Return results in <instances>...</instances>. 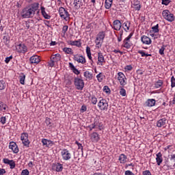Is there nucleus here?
<instances>
[{
  "instance_id": "23",
  "label": "nucleus",
  "mask_w": 175,
  "mask_h": 175,
  "mask_svg": "<svg viewBox=\"0 0 175 175\" xmlns=\"http://www.w3.org/2000/svg\"><path fill=\"white\" fill-rule=\"evenodd\" d=\"M156 161L158 166L161 165V163L163 162V159H162V153L159 152L156 154Z\"/></svg>"
},
{
  "instance_id": "46",
  "label": "nucleus",
  "mask_w": 175,
  "mask_h": 175,
  "mask_svg": "<svg viewBox=\"0 0 175 175\" xmlns=\"http://www.w3.org/2000/svg\"><path fill=\"white\" fill-rule=\"evenodd\" d=\"M8 165H10V169H14V167H16V163L13 160H11Z\"/></svg>"
},
{
  "instance_id": "25",
  "label": "nucleus",
  "mask_w": 175,
  "mask_h": 175,
  "mask_svg": "<svg viewBox=\"0 0 175 175\" xmlns=\"http://www.w3.org/2000/svg\"><path fill=\"white\" fill-rule=\"evenodd\" d=\"M69 68H70L71 70H72L73 73H75V75H80V71H79V70H77V68H76V67H75V65H73L72 63H69Z\"/></svg>"
},
{
  "instance_id": "62",
  "label": "nucleus",
  "mask_w": 175,
  "mask_h": 175,
  "mask_svg": "<svg viewBox=\"0 0 175 175\" xmlns=\"http://www.w3.org/2000/svg\"><path fill=\"white\" fill-rule=\"evenodd\" d=\"M138 53L141 54L142 57H146V53L143 51H138Z\"/></svg>"
},
{
  "instance_id": "10",
  "label": "nucleus",
  "mask_w": 175,
  "mask_h": 175,
  "mask_svg": "<svg viewBox=\"0 0 175 175\" xmlns=\"http://www.w3.org/2000/svg\"><path fill=\"white\" fill-rule=\"evenodd\" d=\"M74 61H77L78 64H85V57H84L83 55H74Z\"/></svg>"
},
{
  "instance_id": "49",
  "label": "nucleus",
  "mask_w": 175,
  "mask_h": 175,
  "mask_svg": "<svg viewBox=\"0 0 175 175\" xmlns=\"http://www.w3.org/2000/svg\"><path fill=\"white\" fill-rule=\"evenodd\" d=\"M171 1L170 0H162L161 3L162 5H165V6H167L169 3H170Z\"/></svg>"
},
{
  "instance_id": "26",
  "label": "nucleus",
  "mask_w": 175,
  "mask_h": 175,
  "mask_svg": "<svg viewBox=\"0 0 175 175\" xmlns=\"http://www.w3.org/2000/svg\"><path fill=\"white\" fill-rule=\"evenodd\" d=\"M146 105L148 107H152V106H155V99H148L146 102Z\"/></svg>"
},
{
  "instance_id": "29",
  "label": "nucleus",
  "mask_w": 175,
  "mask_h": 175,
  "mask_svg": "<svg viewBox=\"0 0 175 175\" xmlns=\"http://www.w3.org/2000/svg\"><path fill=\"white\" fill-rule=\"evenodd\" d=\"M86 54L91 62H93L92 56H91V48L88 46L86 47Z\"/></svg>"
},
{
  "instance_id": "24",
  "label": "nucleus",
  "mask_w": 175,
  "mask_h": 175,
  "mask_svg": "<svg viewBox=\"0 0 175 175\" xmlns=\"http://www.w3.org/2000/svg\"><path fill=\"white\" fill-rule=\"evenodd\" d=\"M42 146H44L45 147H49L50 144H54V142H53V141L47 139H42Z\"/></svg>"
},
{
  "instance_id": "64",
  "label": "nucleus",
  "mask_w": 175,
  "mask_h": 175,
  "mask_svg": "<svg viewBox=\"0 0 175 175\" xmlns=\"http://www.w3.org/2000/svg\"><path fill=\"white\" fill-rule=\"evenodd\" d=\"M170 161H174V162H175V154L170 155Z\"/></svg>"
},
{
  "instance_id": "19",
  "label": "nucleus",
  "mask_w": 175,
  "mask_h": 175,
  "mask_svg": "<svg viewBox=\"0 0 175 175\" xmlns=\"http://www.w3.org/2000/svg\"><path fill=\"white\" fill-rule=\"evenodd\" d=\"M141 40L144 44H151V38L147 37V36H143L141 38Z\"/></svg>"
},
{
  "instance_id": "63",
  "label": "nucleus",
  "mask_w": 175,
  "mask_h": 175,
  "mask_svg": "<svg viewBox=\"0 0 175 175\" xmlns=\"http://www.w3.org/2000/svg\"><path fill=\"white\" fill-rule=\"evenodd\" d=\"M124 69L126 70H132V66L129 65V66H126Z\"/></svg>"
},
{
  "instance_id": "33",
  "label": "nucleus",
  "mask_w": 175,
  "mask_h": 175,
  "mask_svg": "<svg viewBox=\"0 0 175 175\" xmlns=\"http://www.w3.org/2000/svg\"><path fill=\"white\" fill-rule=\"evenodd\" d=\"M95 43L97 49H100V47H102V44H103V40L96 38Z\"/></svg>"
},
{
  "instance_id": "5",
  "label": "nucleus",
  "mask_w": 175,
  "mask_h": 175,
  "mask_svg": "<svg viewBox=\"0 0 175 175\" xmlns=\"http://www.w3.org/2000/svg\"><path fill=\"white\" fill-rule=\"evenodd\" d=\"M61 155L64 161H69L72 158V153L68 149H63L61 152Z\"/></svg>"
},
{
  "instance_id": "6",
  "label": "nucleus",
  "mask_w": 175,
  "mask_h": 175,
  "mask_svg": "<svg viewBox=\"0 0 175 175\" xmlns=\"http://www.w3.org/2000/svg\"><path fill=\"white\" fill-rule=\"evenodd\" d=\"M98 107L100 110L107 111V109H109V103H107V100L103 98L98 102Z\"/></svg>"
},
{
  "instance_id": "7",
  "label": "nucleus",
  "mask_w": 175,
  "mask_h": 175,
  "mask_svg": "<svg viewBox=\"0 0 175 175\" xmlns=\"http://www.w3.org/2000/svg\"><path fill=\"white\" fill-rule=\"evenodd\" d=\"M118 80L120 84V85H126V77H125V75H124L122 72H119L118 73Z\"/></svg>"
},
{
  "instance_id": "48",
  "label": "nucleus",
  "mask_w": 175,
  "mask_h": 175,
  "mask_svg": "<svg viewBox=\"0 0 175 175\" xmlns=\"http://www.w3.org/2000/svg\"><path fill=\"white\" fill-rule=\"evenodd\" d=\"M171 87L172 88H174L175 87V78L174 76L171 77Z\"/></svg>"
},
{
  "instance_id": "30",
  "label": "nucleus",
  "mask_w": 175,
  "mask_h": 175,
  "mask_svg": "<svg viewBox=\"0 0 175 175\" xmlns=\"http://www.w3.org/2000/svg\"><path fill=\"white\" fill-rule=\"evenodd\" d=\"M126 155L124 154H121L119 157V161L120 162V163H125L126 162Z\"/></svg>"
},
{
  "instance_id": "58",
  "label": "nucleus",
  "mask_w": 175,
  "mask_h": 175,
  "mask_svg": "<svg viewBox=\"0 0 175 175\" xmlns=\"http://www.w3.org/2000/svg\"><path fill=\"white\" fill-rule=\"evenodd\" d=\"M11 161H12V160H9V159H3V163H5V165H9V163H10Z\"/></svg>"
},
{
  "instance_id": "37",
  "label": "nucleus",
  "mask_w": 175,
  "mask_h": 175,
  "mask_svg": "<svg viewBox=\"0 0 175 175\" xmlns=\"http://www.w3.org/2000/svg\"><path fill=\"white\" fill-rule=\"evenodd\" d=\"M113 3V0H105V9H110Z\"/></svg>"
},
{
  "instance_id": "55",
  "label": "nucleus",
  "mask_w": 175,
  "mask_h": 175,
  "mask_svg": "<svg viewBox=\"0 0 175 175\" xmlns=\"http://www.w3.org/2000/svg\"><path fill=\"white\" fill-rule=\"evenodd\" d=\"M0 122H1L3 125H5V124H6V117H1Z\"/></svg>"
},
{
  "instance_id": "22",
  "label": "nucleus",
  "mask_w": 175,
  "mask_h": 175,
  "mask_svg": "<svg viewBox=\"0 0 175 175\" xmlns=\"http://www.w3.org/2000/svg\"><path fill=\"white\" fill-rule=\"evenodd\" d=\"M131 41L129 40L124 39L123 40V44L122 46L124 47V49H130L132 47V43L130 42Z\"/></svg>"
},
{
  "instance_id": "36",
  "label": "nucleus",
  "mask_w": 175,
  "mask_h": 175,
  "mask_svg": "<svg viewBox=\"0 0 175 175\" xmlns=\"http://www.w3.org/2000/svg\"><path fill=\"white\" fill-rule=\"evenodd\" d=\"M163 85V81L159 79L154 83L155 88H161Z\"/></svg>"
},
{
  "instance_id": "14",
  "label": "nucleus",
  "mask_w": 175,
  "mask_h": 175,
  "mask_svg": "<svg viewBox=\"0 0 175 175\" xmlns=\"http://www.w3.org/2000/svg\"><path fill=\"white\" fill-rule=\"evenodd\" d=\"M113 29H115V31H120V29H121V27H122V25L121 23V21H120V20H116L113 21Z\"/></svg>"
},
{
  "instance_id": "43",
  "label": "nucleus",
  "mask_w": 175,
  "mask_h": 175,
  "mask_svg": "<svg viewBox=\"0 0 175 175\" xmlns=\"http://www.w3.org/2000/svg\"><path fill=\"white\" fill-rule=\"evenodd\" d=\"M120 94L122 96H126V90H125V89H124V88H120Z\"/></svg>"
},
{
  "instance_id": "54",
  "label": "nucleus",
  "mask_w": 175,
  "mask_h": 175,
  "mask_svg": "<svg viewBox=\"0 0 175 175\" xmlns=\"http://www.w3.org/2000/svg\"><path fill=\"white\" fill-rule=\"evenodd\" d=\"M46 125H51V119L46 118L45 120Z\"/></svg>"
},
{
  "instance_id": "9",
  "label": "nucleus",
  "mask_w": 175,
  "mask_h": 175,
  "mask_svg": "<svg viewBox=\"0 0 175 175\" xmlns=\"http://www.w3.org/2000/svg\"><path fill=\"white\" fill-rule=\"evenodd\" d=\"M106 63V60H105V56H103V53L99 52L98 53V62L97 65H99L100 66H103L104 64Z\"/></svg>"
},
{
  "instance_id": "60",
  "label": "nucleus",
  "mask_w": 175,
  "mask_h": 175,
  "mask_svg": "<svg viewBox=\"0 0 175 175\" xmlns=\"http://www.w3.org/2000/svg\"><path fill=\"white\" fill-rule=\"evenodd\" d=\"M54 62H55L53 59H51V62L49 63V66H51V68H53V66H54Z\"/></svg>"
},
{
  "instance_id": "61",
  "label": "nucleus",
  "mask_w": 175,
  "mask_h": 175,
  "mask_svg": "<svg viewBox=\"0 0 175 175\" xmlns=\"http://www.w3.org/2000/svg\"><path fill=\"white\" fill-rule=\"evenodd\" d=\"M143 174L144 175H152L151 172H150V170H146L143 172Z\"/></svg>"
},
{
  "instance_id": "47",
  "label": "nucleus",
  "mask_w": 175,
  "mask_h": 175,
  "mask_svg": "<svg viewBox=\"0 0 175 175\" xmlns=\"http://www.w3.org/2000/svg\"><path fill=\"white\" fill-rule=\"evenodd\" d=\"M123 25H124V27H126V29H124V31L126 32H128V31H129V28L131 27V23H129V25L126 23H124Z\"/></svg>"
},
{
  "instance_id": "2",
  "label": "nucleus",
  "mask_w": 175,
  "mask_h": 175,
  "mask_svg": "<svg viewBox=\"0 0 175 175\" xmlns=\"http://www.w3.org/2000/svg\"><path fill=\"white\" fill-rule=\"evenodd\" d=\"M59 14L61 18L65 20V21H68V20L70 19V14H69V12H68L64 7H60L59 8Z\"/></svg>"
},
{
  "instance_id": "18",
  "label": "nucleus",
  "mask_w": 175,
  "mask_h": 175,
  "mask_svg": "<svg viewBox=\"0 0 175 175\" xmlns=\"http://www.w3.org/2000/svg\"><path fill=\"white\" fill-rule=\"evenodd\" d=\"M166 118H163L159 120L157 122V126L158 128H162V126L166 125Z\"/></svg>"
},
{
  "instance_id": "39",
  "label": "nucleus",
  "mask_w": 175,
  "mask_h": 175,
  "mask_svg": "<svg viewBox=\"0 0 175 175\" xmlns=\"http://www.w3.org/2000/svg\"><path fill=\"white\" fill-rule=\"evenodd\" d=\"M96 79L99 83H102L103 81V74L102 72H100L96 75Z\"/></svg>"
},
{
  "instance_id": "38",
  "label": "nucleus",
  "mask_w": 175,
  "mask_h": 175,
  "mask_svg": "<svg viewBox=\"0 0 175 175\" xmlns=\"http://www.w3.org/2000/svg\"><path fill=\"white\" fill-rule=\"evenodd\" d=\"M19 80H20V83L21 84H22L23 85H24V84H25V75L24 74H21L19 77Z\"/></svg>"
},
{
  "instance_id": "35",
  "label": "nucleus",
  "mask_w": 175,
  "mask_h": 175,
  "mask_svg": "<svg viewBox=\"0 0 175 175\" xmlns=\"http://www.w3.org/2000/svg\"><path fill=\"white\" fill-rule=\"evenodd\" d=\"M83 76L85 77V79L92 80V73L90 72V71H85L83 74Z\"/></svg>"
},
{
  "instance_id": "41",
  "label": "nucleus",
  "mask_w": 175,
  "mask_h": 175,
  "mask_svg": "<svg viewBox=\"0 0 175 175\" xmlns=\"http://www.w3.org/2000/svg\"><path fill=\"white\" fill-rule=\"evenodd\" d=\"M152 29L154 33H158V32H159V25L157 24L155 26H153Z\"/></svg>"
},
{
  "instance_id": "28",
  "label": "nucleus",
  "mask_w": 175,
  "mask_h": 175,
  "mask_svg": "<svg viewBox=\"0 0 175 175\" xmlns=\"http://www.w3.org/2000/svg\"><path fill=\"white\" fill-rule=\"evenodd\" d=\"M8 108V107L6 104L3 103V102L2 101H0V111H3V113H5Z\"/></svg>"
},
{
  "instance_id": "12",
  "label": "nucleus",
  "mask_w": 175,
  "mask_h": 175,
  "mask_svg": "<svg viewBox=\"0 0 175 175\" xmlns=\"http://www.w3.org/2000/svg\"><path fill=\"white\" fill-rule=\"evenodd\" d=\"M16 49H18V53H27L28 51V48L24 44H20L17 46Z\"/></svg>"
},
{
  "instance_id": "17",
  "label": "nucleus",
  "mask_w": 175,
  "mask_h": 175,
  "mask_svg": "<svg viewBox=\"0 0 175 175\" xmlns=\"http://www.w3.org/2000/svg\"><path fill=\"white\" fill-rule=\"evenodd\" d=\"M40 9H41V13L43 17L46 20H50V18H51V16L49 15L47 12H46V8L44 6H41Z\"/></svg>"
},
{
  "instance_id": "40",
  "label": "nucleus",
  "mask_w": 175,
  "mask_h": 175,
  "mask_svg": "<svg viewBox=\"0 0 175 175\" xmlns=\"http://www.w3.org/2000/svg\"><path fill=\"white\" fill-rule=\"evenodd\" d=\"M98 122H99V120L94 119V122L92 124H90V125H92V128H94V129H96V128H98Z\"/></svg>"
},
{
  "instance_id": "3",
  "label": "nucleus",
  "mask_w": 175,
  "mask_h": 175,
  "mask_svg": "<svg viewBox=\"0 0 175 175\" xmlns=\"http://www.w3.org/2000/svg\"><path fill=\"white\" fill-rule=\"evenodd\" d=\"M162 16L164 17L165 20H167V21H169L170 23H172V21H174L175 20L174 14L170 13L167 10L163 11Z\"/></svg>"
},
{
  "instance_id": "13",
  "label": "nucleus",
  "mask_w": 175,
  "mask_h": 175,
  "mask_svg": "<svg viewBox=\"0 0 175 175\" xmlns=\"http://www.w3.org/2000/svg\"><path fill=\"white\" fill-rule=\"evenodd\" d=\"M53 169L57 172H62V170H64V165L59 163H57L53 164Z\"/></svg>"
},
{
  "instance_id": "27",
  "label": "nucleus",
  "mask_w": 175,
  "mask_h": 175,
  "mask_svg": "<svg viewBox=\"0 0 175 175\" xmlns=\"http://www.w3.org/2000/svg\"><path fill=\"white\" fill-rule=\"evenodd\" d=\"M105 36H106V33H105V31H100L97 36L96 38L97 40L100 39V40H105Z\"/></svg>"
},
{
  "instance_id": "42",
  "label": "nucleus",
  "mask_w": 175,
  "mask_h": 175,
  "mask_svg": "<svg viewBox=\"0 0 175 175\" xmlns=\"http://www.w3.org/2000/svg\"><path fill=\"white\" fill-rule=\"evenodd\" d=\"M63 51L66 53V54H72V48H64Z\"/></svg>"
},
{
  "instance_id": "11",
  "label": "nucleus",
  "mask_w": 175,
  "mask_h": 175,
  "mask_svg": "<svg viewBox=\"0 0 175 175\" xmlns=\"http://www.w3.org/2000/svg\"><path fill=\"white\" fill-rule=\"evenodd\" d=\"M9 148L13 151L14 154H18L19 150L18 146H17V144L15 142H10Z\"/></svg>"
},
{
  "instance_id": "20",
  "label": "nucleus",
  "mask_w": 175,
  "mask_h": 175,
  "mask_svg": "<svg viewBox=\"0 0 175 175\" xmlns=\"http://www.w3.org/2000/svg\"><path fill=\"white\" fill-rule=\"evenodd\" d=\"M99 134L98 133L94 132L92 133L91 135V140L94 142V143H97V142H99Z\"/></svg>"
},
{
  "instance_id": "15",
  "label": "nucleus",
  "mask_w": 175,
  "mask_h": 175,
  "mask_svg": "<svg viewBox=\"0 0 175 175\" xmlns=\"http://www.w3.org/2000/svg\"><path fill=\"white\" fill-rule=\"evenodd\" d=\"M132 6L135 10H140L142 9V5H140V1L139 0H133L132 3Z\"/></svg>"
},
{
  "instance_id": "1",
  "label": "nucleus",
  "mask_w": 175,
  "mask_h": 175,
  "mask_svg": "<svg viewBox=\"0 0 175 175\" xmlns=\"http://www.w3.org/2000/svg\"><path fill=\"white\" fill-rule=\"evenodd\" d=\"M38 10H39V3H33L22 10L21 16L23 18H32Z\"/></svg>"
},
{
  "instance_id": "8",
  "label": "nucleus",
  "mask_w": 175,
  "mask_h": 175,
  "mask_svg": "<svg viewBox=\"0 0 175 175\" xmlns=\"http://www.w3.org/2000/svg\"><path fill=\"white\" fill-rule=\"evenodd\" d=\"M21 141L25 147H29V139H28V133H23L21 136Z\"/></svg>"
},
{
  "instance_id": "50",
  "label": "nucleus",
  "mask_w": 175,
  "mask_h": 175,
  "mask_svg": "<svg viewBox=\"0 0 175 175\" xmlns=\"http://www.w3.org/2000/svg\"><path fill=\"white\" fill-rule=\"evenodd\" d=\"M10 59H13V56L10 55V57H7L5 59V64H9L10 62Z\"/></svg>"
},
{
  "instance_id": "32",
  "label": "nucleus",
  "mask_w": 175,
  "mask_h": 175,
  "mask_svg": "<svg viewBox=\"0 0 175 175\" xmlns=\"http://www.w3.org/2000/svg\"><path fill=\"white\" fill-rule=\"evenodd\" d=\"M68 44H70V46H77V47H80L81 46V44L79 40H75V41H69Z\"/></svg>"
},
{
  "instance_id": "59",
  "label": "nucleus",
  "mask_w": 175,
  "mask_h": 175,
  "mask_svg": "<svg viewBox=\"0 0 175 175\" xmlns=\"http://www.w3.org/2000/svg\"><path fill=\"white\" fill-rule=\"evenodd\" d=\"M21 175H29V171H28V170H23Z\"/></svg>"
},
{
  "instance_id": "51",
  "label": "nucleus",
  "mask_w": 175,
  "mask_h": 175,
  "mask_svg": "<svg viewBox=\"0 0 175 175\" xmlns=\"http://www.w3.org/2000/svg\"><path fill=\"white\" fill-rule=\"evenodd\" d=\"M80 111L81 113H84L85 111H87V106L84 105H82Z\"/></svg>"
},
{
  "instance_id": "56",
  "label": "nucleus",
  "mask_w": 175,
  "mask_h": 175,
  "mask_svg": "<svg viewBox=\"0 0 175 175\" xmlns=\"http://www.w3.org/2000/svg\"><path fill=\"white\" fill-rule=\"evenodd\" d=\"M75 144L78 146L79 150H83V145L79 142L76 141Z\"/></svg>"
},
{
  "instance_id": "4",
  "label": "nucleus",
  "mask_w": 175,
  "mask_h": 175,
  "mask_svg": "<svg viewBox=\"0 0 175 175\" xmlns=\"http://www.w3.org/2000/svg\"><path fill=\"white\" fill-rule=\"evenodd\" d=\"M74 85L77 90L83 91L84 88V81L80 78L75 77L74 79Z\"/></svg>"
},
{
  "instance_id": "16",
  "label": "nucleus",
  "mask_w": 175,
  "mask_h": 175,
  "mask_svg": "<svg viewBox=\"0 0 175 175\" xmlns=\"http://www.w3.org/2000/svg\"><path fill=\"white\" fill-rule=\"evenodd\" d=\"M29 61L31 64H38L39 62H40V58L38 55H33L30 57Z\"/></svg>"
},
{
  "instance_id": "52",
  "label": "nucleus",
  "mask_w": 175,
  "mask_h": 175,
  "mask_svg": "<svg viewBox=\"0 0 175 175\" xmlns=\"http://www.w3.org/2000/svg\"><path fill=\"white\" fill-rule=\"evenodd\" d=\"M97 128H98L99 131H102V129H103V124H102V122H99V120L97 125Z\"/></svg>"
},
{
  "instance_id": "45",
  "label": "nucleus",
  "mask_w": 175,
  "mask_h": 175,
  "mask_svg": "<svg viewBox=\"0 0 175 175\" xmlns=\"http://www.w3.org/2000/svg\"><path fill=\"white\" fill-rule=\"evenodd\" d=\"M91 102L92 105H96V103H98V99L96 98V97H95V96H92Z\"/></svg>"
},
{
  "instance_id": "57",
  "label": "nucleus",
  "mask_w": 175,
  "mask_h": 175,
  "mask_svg": "<svg viewBox=\"0 0 175 175\" xmlns=\"http://www.w3.org/2000/svg\"><path fill=\"white\" fill-rule=\"evenodd\" d=\"M68 28H69V27H68V25H64L62 28V33H66V31H68Z\"/></svg>"
},
{
  "instance_id": "21",
  "label": "nucleus",
  "mask_w": 175,
  "mask_h": 175,
  "mask_svg": "<svg viewBox=\"0 0 175 175\" xmlns=\"http://www.w3.org/2000/svg\"><path fill=\"white\" fill-rule=\"evenodd\" d=\"M83 6L81 0H74V8L76 10H79Z\"/></svg>"
},
{
  "instance_id": "44",
  "label": "nucleus",
  "mask_w": 175,
  "mask_h": 175,
  "mask_svg": "<svg viewBox=\"0 0 175 175\" xmlns=\"http://www.w3.org/2000/svg\"><path fill=\"white\" fill-rule=\"evenodd\" d=\"M103 91L106 94H110V92H111V91L110 90V88L107 85L104 86Z\"/></svg>"
},
{
  "instance_id": "53",
  "label": "nucleus",
  "mask_w": 175,
  "mask_h": 175,
  "mask_svg": "<svg viewBox=\"0 0 175 175\" xmlns=\"http://www.w3.org/2000/svg\"><path fill=\"white\" fill-rule=\"evenodd\" d=\"M159 54L161 55H163L165 54V47L161 46V48L159 49Z\"/></svg>"
},
{
  "instance_id": "34",
  "label": "nucleus",
  "mask_w": 175,
  "mask_h": 175,
  "mask_svg": "<svg viewBox=\"0 0 175 175\" xmlns=\"http://www.w3.org/2000/svg\"><path fill=\"white\" fill-rule=\"evenodd\" d=\"M6 81H3V80H0V91H3V90H5V88H6Z\"/></svg>"
},
{
  "instance_id": "31",
  "label": "nucleus",
  "mask_w": 175,
  "mask_h": 175,
  "mask_svg": "<svg viewBox=\"0 0 175 175\" xmlns=\"http://www.w3.org/2000/svg\"><path fill=\"white\" fill-rule=\"evenodd\" d=\"M51 59H53L55 62H58V61H61V55L57 53L54 55L53 57H51Z\"/></svg>"
}]
</instances>
